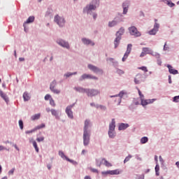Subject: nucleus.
<instances>
[{"label":"nucleus","instance_id":"obj_12","mask_svg":"<svg viewBox=\"0 0 179 179\" xmlns=\"http://www.w3.org/2000/svg\"><path fill=\"white\" fill-rule=\"evenodd\" d=\"M88 68L90 69V71H92V72H94L95 73H98L99 75L103 74V70L99 69V67H96V66L88 64Z\"/></svg>","mask_w":179,"mask_h":179},{"label":"nucleus","instance_id":"obj_18","mask_svg":"<svg viewBox=\"0 0 179 179\" xmlns=\"http://www.w3.org/2000/svg\"><path fill=\"white\" fill-rule=\"evenodd\" d=\"M127 128H129V124L128 123L118 124V131H125Z\"/></svg>","mask_w":179,"mask_h":179},{"label":"nucleus","instance_id":"obj_9","mask_svg":"<svg viewBox=\"0 0 179 179\" xmlns=\"http://www.w3.org/2000/svg\"><path fill=\"white\" fill-rule=\"evenodd\" d=\"M131 51H132V44L129 43L127 45L126 52L124 53L122 59V62H125V61H127V58L129 57V54H131Z\"/></svg>","mask_w":179,"mask_h":179},{"label":"nucleus","instance_id":"obj_53","mask_svg":"<svg viewBox=\"0 0 179 179\" xmlns=\"http://www.w3.org/2000/svg\"><path fill=\"white\" fill-rule=\"evenodd\" d=\"M50 99H52V98H51V95H50V94H46V95L45 96V100H50Z\"/></svg>","mask_w":179,"mask_h":179},{"label":"nucleus","instance_id":"obj_50","mask_svg":"<svg viewBox=\"0 0 179 179\" xmlns=\"http://www.w3.org/2000/svg\"><path fill=\"white\" fill-rule=\"evenodd\" d=\"M19 126L20 129H23V121L22 120H19Z\"/></svg>","mask_w":179,"mask_h":179},{"label":"nucleus","instance_id":"obj_57","mask_svg":"<svg viewBox=\"0 0 179 179\" xmlns=\"http://www.w3.org/2000/svg\"><path fill=\"white\" fill-rule=\"evenodd\" d=\"M145 55H146V53L145 52V51L143 50V52L140 55V57L142 58V57H145Z\"/></svg>","mask_w":179,"mask_h":179},{"label":"nucleus","instance_id":"obj_48","mask_svg":"<svg viewBox=\"0 0 179 179\" xmlns=\"http://www.w3.org/2000/svg\"><path fill=\"white\" fill-rule=\"evenodd\" d=\"M157 65H159V66H162V62L160 57L157 59Z\"/></svg>","mask_w":179,"mask_h":179},{"label":"nucleus","instance_id":"obj_23","mask_svg":"<svg viewBox=\"0 0 179 179\" xmlns=\"http://www.w3.org/2000/svg\"><path fill=\"white\" fill-rule=\"evenodd\" d=\"M164 3H166V5H168L169 8H173V6H176V4L173 2H171V0H162Z\"/></svg>","mask_w":179,"mask_h":179},{"label":"nucleus","instance_id":"obj_38","mask_svg":"<svg viewBox=\"0 0 179 179\" xmlns=\"http://www.w3.org/2000/svg\"><path fill=\"white\" fill-rule=\"evenodd\" d=\"M163 51H170V46L165 42L163 48Z\"/></svg>","mask_w":179,"mask_h":179},{"label":"nucleus","instance_id":"obj_2","mask_svg":"<svg viewBox=\"0 0 179 179\" xmlns=\"http://www.w3.org/2000/svg\"><path fill=\"white\" fill-rule=\"evenodd\" d=\"M89 125H90V122H89V120H85L83 133V143L85 146H87L89 142H90V131L87 130Z\"/></svg>","mask_w":179,"mask_h":179},{"label":"nucleus","instance_id":"obj_8","mask_svg":"<svg viewBox=\"0 0 179 179\" xmlns=\"http://www.w3.org/2000/svg\"><path fill=\"white\" fill-rule=\"evenodd\" d=\"M101 164L106 166V167H111V163L108 162L106 159H96V166L100 167Z\"/></svg>","mask_w":179,"mask_h":179},{"label":"nucleus","instance_id":"obj_24","mask_svg":"<svg viewBox=\"0 0 179 179\" xmlns=\"http://www.w3.org/2000/svg\"><path fill=\"white\" fill-rule=\"evenodd\" d=\"M82 41L84 44H86L87 45H94V43L92 41H90L87 38H83L82 39Z\"/></svg>","mask_w":179,"mask_h":179},{"label":"nucleus","instance_id":"obj_6","mask_svg":"<svg viewBox=\"0 0 179 179\" xmlns=\"http://www.w3.org/2000/svg\"><path fill=\"white\" fill-rule=\"evenodd\" d=\"M129 33L131 34V36H134V37H141L142 34L139 31H138V29H136V27L131 26L129 27L128 29Z\"/></svg>","mask_w":179,"mask_h":179},{"label":"nucleus","instance_id":"obj_16","mask_svg":"<svg viewBox=\"0 0 179 179\" xmlns=\"http://www.w3.org/2000/svg\"><path fill=\"white\" fill-rule=\"evenodd\" d=\"M96 6L93 4H90L84 8V13H90V10H96Z\"/></svg>","mask_w":179,"mask_h":179},{"label":"nucleus","instance_id":"obj_56","mask_svg":"<svg viewBox=\"0 0 179 179\" xmlns=\"http://www.w3.org/2000/svg\"><path fill=\"white\" fill-rule=\"evenodd\" d=\"M35 131H36V129H32L31 131H27L25 134H33V132H34Z\"/></svg>","mask_w":179,"mask_h":179},{"label":"nucleus","instance_id":"obj_27","mask_svg":"<svg viewBox=\"0 0 179 179\" xmlns=\"http://www.w3.org/2000/svg\"><path fill=\"white\" fill-rule=\"evenodd\" d=\"M33 22H34V16H30L27 21L24 23L23 26L24 27H25L26 24L27 23H33Z\"/></svg>","mask_w":179,"mask_h":179},{"label":"nucleus","instance_id":"obj_25","mask_svg":"<svg viewBox=\"0 0 179 179\" xmlns=\"http://www.w3.org/2000/svg\"><path fill=\"white\" fill-rule=\"evenodd\" d=\"M59 155L61 156V157L62 159H66V160H67V162H70V163H72V162H73L71 159H70L69 158H68V157H66L65 155V154H64V152H62V151L59 152Z\"/></svg>","mask_w":179,"mask_h":179},{"label":"nucleus","instance_id":"obj_45","mask_svg":"<svg viewBox=\"0 0 179 179\" xmlns=\"http://www.w3.org/2000/svg\"><path fill=\"white\" fill-rule=\"evenodd\" d=\"M138 69L143 71L144 72H148V67L147 66H141L138 67Z\"/></svg>","mask_w":179,"mask_h":179},{"label":"nucleus","instance_id":"obj_55","mask_svg":"<svg viewBox=\"0 0 179 179\" xmlns=\"http://www.w3.org/2000/svg\"><path fill=\"white\" fill-rule=\"evenodd\" d=\"M90 171L92 172V173H99V171L96 169H93V168H91L90 169Z\"/></svg>","mask_w":179,"mask_h":179},{"label":"nucleus","instance_id":"obj_13","mask_svg":"<svg viewBox=\"0 0 179 179\" xmlns=\"http://www.w3.org/2000/svg\"><path fill=\"white\" fill-rule=\"evenodd\" d=\"M55 86H57V81H53V82L50 84V89L51 92H52L55 93V94H59V93L61 92V91H59V90L55 89Z\"/></svg>","mask_w":179,"mask_h":179},{"label":"nucleus","instance_id":"obj_43","mask_svg":"<svg viewBox=\"0 0 179 179\" xmlns=\"http://www.w3.org/2000/svg\"><path fill=\"white\" fill-rule=\"evenodd\" d=\"M33 146L35 148L36 152L38 153V147L37 146V143L36 141H33Z\"/></svg>","mask_w":179,"mask_h":179},{"label":"nucleus","instance_id":"obj_19","mask_svg":"<svg viewBox=\"0 0 179 179\" xmlns=\"http://www.w3.org/2000/svg\"><path fill=\"white\" fill-rule=\"evenodd\" d=\"M100 92L96 90H87V96L92 97L93 96H97Z\"/></svg>","mask_w":179,"mask_h":179},{"label":"nucleus","instance_id":"obj_21","mask_svg":"<svg viewBox=\"0 0 179 179\" xmlns=\"http://www.w3.org/2000/svg\"><path fill=\"white\" fill-rule=\"evenodd\" d=\"M142 82V74H137L134 78L135 85H139Z\"/></svg>","mask_w":179,"mask_h":179},{"label":"nucleus","instance_id":"obj_64","mask_svg":"<svg viewBox=\"0 0 179 179\" xmlns=\"http://www.w3.org/2000/svg\"><path fill=\"white\" fill-rule=\"evenodd\" d=\"M84 179H92V178L89 176H86Z\"/></svg>","mask_w":179,"mask_h":179},{"label":"nucleus","instance_id":"obj_11","mask_svg":"<svg viewBox=\"0 0 179 179\" xmlns=\"http://www.w3.org/2000/svg\"><path fill=\"white\" fill-rule=\"evenodd\" d=\"M54 20L59 26H60V27H62V26L65 24V20L63 17H59L58 15L55 16Z\"/></svg>","mask_w":179,"mask_h":179},{"label":"nucleus","instance_id":"obj_62","mask_svg":"<svg viewBox=\"0 0 179 179\" xmlns=\"http://www.w3.org/2000/svg\"><path fill=\"white\" fill-rule=\"evenodd\" d=\"M169 83L171 84L172 81H171V76H169Z\"/></svg>","mask_w":179,"mask_h":179},{"label":"nucleus","instance_id":"obj_52","mask_svg":"<svg viewBox=\"0 0 179 179\" xmlns=\"http://www.w3.org/2000/svg\"><path fill=\"white\" fill-rule=\"evenodd\" d=\"M37 142H43V141H44V138L42 137H39L36 138Z\"/></svg>","mask_w":179,"mask_h":179},{"label":"nucleus","instance_id":"obj_39","mask_svg":"<svg viewBox=\"0 0 179 179\" xmlns=\"http://www.w3.org/2000/svg\"><path fill=\"white\" fill-rule=\"evenodd\" d=\"M101 174L102 176H108V174H110V176H113V171H102Z\"/></svg>","mask_w":179,"mask_h":179},{"label":"nucleus","instance_id":"obj_5","mask_svg":"<svg viewBox=\"0 0 179 179\" xmlns=\"http://www.w3.org/2000/svg\"><path fill=\"white\" fill-rule=\"evenodd\" d=\"M159 29H160V24L157 23V20L155 19L153 29L148 31V34L150 36H156L157 31H159Z\"/></svg>","mask_w":179,"mask_h":179},{"label":"nucleus","instance_id":"obj_15","mask_svg":"<svg viewBox=\"0 0 179 179\" xmlns=\"http://www.w3.org/2000/svg\"><path fill=\"white\" fill-rule=\"evenodd\" d=\"M85 79H94L95 80H97V77L92 76L90 74H83V76H81L79 80L82 82V80H85Z\"/></svg>","mask_w":179,"mask_h":179},{"label":"nucleus","instance_id":"obj_14","mask_svg":"<svg viewBox=\"0 0 179 179\" xmlns=\"http://www.w3.org/2000/svg\"><path fill=\"white\" fill-rule=\"evenodd\" d=\"M73 108V105H71L66 107V113L67 114L69 118H73V113L72 112V108Z\"/></svg>","mask_w":179,"mask_h":179},{"label":"nucleus","instance_id":"obj_46","mask_svg":"<svg viewBox=\"0 0 179 179\" xmlns=\"http://www.w3.org/2000/svg\"><path fill=\"white\" fill-rule=\"evenodd\" d=\"M50 104L53 107H55V102L54 101V99H52V98L50 99Z\"/></svg>","mask_w":179,"mask_h":179},{"label":"nucleus","instance_id":"obj_33","mask_svg":"<svg viewBox=\"0 0 179 179\" xmlns=\"http://www.w3.org/2000/svg\"><path fill=\"white\" fill-rule=\"evenodd\" d=\"M160 166L159 164H156L155 166V175L156 176H160Z\"/></svg>","mask_w":179,"mask_h":179},{"label":"nucleus","instance_id":"obj_42","mask_svg":"<svg viewBox=\"0 0 179 179\" xmlns=\"http://www.w3.org/2000/svg\"><path fill=\"white\" fill-rule=\"evenodd\" d=\"M77 73H78L77 72L67 73L64 74V76H66V78H69L70 76H72L73 75H76Z\"/></svg>","mask_w":179,"mask_h":179},{"label":"nucleus","instance_id":"obj_44","mask_svg":"<svg viewBox=\"0 0 179 179\" xmlns=\"http://www.w3.org/2000/svg\"><path fill=\"white\" fill-rule=\"evenodd\" d=\"M45 124H41V125L37 126L35 128V130L37 131V129H41V128H45Z\"/></svg>","mask_w":179,"mask_h":179},{"label":"nucleus","instance_id":"obj_26","mask_svg":"<svg viewBox=\"0 0 179 179\" xmlns=\"http://www.w3.org/2000/svg\"><path fill=\"white\" fill-rule=\"evenodd\" d=\"M76 92H79L80 93H87V90L84 89L83 87H74Z\"/></svg>","mask_w":179,"mask_h":179},{"label":"nucleus","instance_id":"obj_32","mask_svg":"<svg viewBox=\"0 0 179 179\" xmlns=\"http://www.w3.org/2000/svg\"><path fill=\"white\" fill-rule=\"evenodd\" d=\"M143 51H144L145 54H149L150 55L152 50L150 48H143Z\"/></svg>","mask_w":179,"mask_h":179},{"label":"nucleus","instance_id":"obj_49","mask_svg":"<svg viewBox=\"0 0 179 179\" xmlns=\"http://www.w3.org/2000/svg\"><path fill=\"white\" fill-rule=\"evenodd\" d=\"M135 157H136V160H138L139 162H142V157H141V155H136Z\"/></svg>","mask_w":179,"mask_h":179},{"label":"nucleus","instance_id":"obj_10","mask_svg":"<svg viewBox=\"0 0 179 179\" xmlns=\"http://www.w3.org/2000/svg\"><path fill=\"white\" fill-rule=\"evenodd\" d=\"M131 5V1L129 0H126L124 1L122 4V7L123 9V15H127V13H128V9H129V6Z\"/></svg>","mask_w":179,"mask_h":179},{"label":"nucleus","instance_id":"obj_60","mask_svg":"<svg viewBox=\"0 0 179 179\" xmlns=\"http://www.w3.org/2000/svg\"><path fill=\"white\" fill-rule=\"evenodd\" d=\"M138 179H145V175L139 176Z\"/></svg>","mask_w":179,"mask_h":179},{"label":"nucleus","instance_id":"obj_54","mask_svg":"<svg viewBox=\"0 0 179 179\" xmlns=\"http://www.w3.org/2000/svg\"><path fill=\"white\" fill-rule=\"evenodd\" d=\"M155 162L156 164H159V159L157 155H155Z\"/></svg>","mask_w":179,"mask_h":179},{"label":"nucleus","instance_id":"obj_20","mask_svg":"<svg viewBox=\"0 0 179 179\" xmlns=\"http://www.w3.org/2000/svg\"><path fill=\"white\" fill-rule=\"evenodd\" d=\"M167 68L169 69V73L172 75H178V71L176 69H173L172 66L170 64H167Z\"/></svg>","mask_w":179,"mask_h":179},{"label":"nucleus","instance_id":"obj_35","mask_svg":"<svg viewBox=\"0 0 179 179\" xmlns=\"http://www.w3.org/2000/svg\"><path fill=\"white\" fill-rule=\"evenodd\" d=\"M115 72H116V73H117V75L119 76H121L122 75H124V73H125V71H124L123 70H121L120 69H116Z\"/></svg>","mask_w":179,"mask_h":179},{"label":"nucleus","instance_id":"obj_22","mask_svg":"<svg viewBox=\"0 0 179 179\" xmlns=\"http://www.w3.org/2000/svg\"><path fill=\"white\" fill-rule=\"evenodd\" d=\"M164 3H166V5H168L169 8H173V6H176V4L173 2H171V0H162Z\"/></svg>","mask_w":179,"mask_h":179},{"label":"nucleus","instance_id":"obj_59","mask_svg":"<svg viewBox=\"0 0 179 179\" xmlns=\"http://www.w3.org/2000/svg\"><path fill=\"white\" fill-rule=\"evenodd\" d=\"M15 173V169H11L9 172L8 174H13Z\"/></svg>","mask_w":179,"mask_h":179},{"label":"nucleus","instance_id":"obj_31","mask_svg":"<svg viewBox=\"0 0 179 179\" xmlns=\"http://www.w3.org/2000/svg\"><path fill=\"white\" fill-rule=\"evenodd\" d=\"M113 122H111L109 125V131H108V135L110 138H113Z\"/></svg>","mask_w":179,"mask_h":179},{"label":"nucleus","instance_id":"obj_29","mask_svg":"<svg viewBox=\"0 0 179 179\" xmlns=\"http://www.w3.org/2000/svg\"><path fill=\"white\" fill-rule=\"evenodd\" d=\"M0 96H1V97H2V99H3V100H5V101L6 103H8V101H9V100L8 99V96H6V94L3 93V92L0 91Z\"/></svg>","mask_w":179,"mask_h":179},{"label":"nucleus","instance_id":"obj_63","mask_svg":"<svg viewBox=\"0 0 179 179\" xmlns=\"http://www.w3.org/2000/svg\"><path fill=\"white\" fill-rule=\"evenodd\" d=\"M33 142H36L33 138L29 139V143L33 144Z\"/></svg>","mask_w":179,"mask_h":179},{"label":"nucleus","instance_id":"obj_36","mask_svg":"<svg viewBox=\"0 0 179 179\" xmlns=\"http://www.w3.org/2000/svg\"><path fill=\"white\" fill-rule=\"evenodd\" d=\"M121 173H122L121 169H116L113 171V176H118V174H121Z\"/></svg>","mask_w":179,"mask_h":179},{"label":"nucleus","instance_id":"obj_30","mask_svg":"<svg viewBox=\"0 0 179 179\" xmlns=\"http://www.w3.org/2000/svg\"><path fill=\"white\" fill-rule=\"evenodd\" d=\"M41 114L40 113H38V114H36V115H34L31 117V120L32 121H36V120H38L40 119V117H41Z\"/></svg>","mask_w":179,"mask_h":179},{"label":"nucleus","instance_id":"obj_51","mask_svg":"<svg viewBox=\"0 0 179 179\" xmlns=\"http://www.w3.org/2000/svg\"><path fill=\"white\" fill-rule=\"evenodd\" d=\"M159 159L161 164H164V159H163V157H162V156L159 157Z\"/></svg>","mask_w":179,"mask_h":179},{"label":"nucleus","instance_id":"obj_37","mask_svg":"<svg viewBox=\"0 0 179 179\" xmlns=\"http://www.w3.org/2000/svg\"><path fill=\"white\" fill-rule=\"evenodd\" d=\"M150 55H152V57H155L157 59L160 58V55L156 52H153V50H152Z\"/></svg>","mask_w":179,"mask_h":179},{"label":"nucleus","instance_id":"obj_40","mask_svg":"<svg viewBox=\"0 0 179 179\" xmlns=\"http://www.w3.org/2000/svg\"><path fill=\"white\" fill-rule=\"evenodd\" d=\"M131 159H132V155H129L127 157H125V159L124 160V164H125V163H127V162H129V160H131Z\"/></svg>","mask_w":179,"mask_h":179},{"label":"nucleus","instance_id":"obj_7","mask_svg":"<svg viewBox=\"0 0 179 179\" xmlns=\"http://www.w3.org/2000/svg\"><path fill=\"white\" fill-rule=\"evenodd\" d=\"M121 22H124V15L121 13H118L113 21V26H117V24L121 23Z\"/></svg>","mask_w":179,"mask_h":179},{"label":"nucleus","instance_id":"obj_3","mask_svg":"<svg viewBox=\"0 0 179 179\" xmlns=\"http://www.w3.org/2000/svg\"><path fill=\"white\" fill-rule=\"evenodd\" d=\"M137 90L138 92V95L141 100V104L143 107H146L148 104H153L154 101H156L157 100V99H145V95L142 94V92H141V90L139 88H137Z\"/></svg>","mask_w":179,"mask_h":179},{"label":"nucleus","instance_id":"obj_58","mask_svg":"<svg viewBox=\"0 0 179 179\" xmlns=\"http://www.w3.org/2000/svg\"><path fill=\"white\" fill-rule=\"evenodd\" d=\"M1 150H6V148L3 147V145H0V152Z\"/></svg>","mask_w":179,"mask_h":179},{"label":"nucleus","instance_id":"obj_4","mask_svg":"<svg viewBox=\"0 0 179 179\" xmlns=\"http://www.w3.org/2000/svg\"><path fill=\"white\" fill-rule=\"evenodd\" d=\"M124 33H125V28H124V27H120V29L116 32V38L113 42L115 48H117L118 45H120V43L121 41V38H122V36H124Z\"/></svg>","mask_w":179,"mask_h":179},{"label":"nucleus","instance_id":"obj_47","mask_svg":"<svg viewBox=\"0 0 179 179\" xmlns=\"http://www.w3.org/2000/svg\"><path fill=\"white\" fill-rule=\"evenodd\" d=\"M178 100H179V96H176L173 98V101H174V103H178Z\"/></svg>","mask_w":179,"mask_h":179},{"label":"nucleus","instance_id":"obj_34","mask_svg":"<svg viewBox=\"0 0 179 179\" xmlns=\"http://www.w3.org/2000/svg\"><path fill=\"white\" fill-rule=\"evenodd\" d=\"M23 99L24 101H29V100H30V96H29V94H27V92H24L23 94Z\"/></svg>","mask_w":179,"mask_h":179},{"label":"nucleus","instance_id":"obj_17","mask_svg":"<svg viewBox=\"0 0 179 179\" xmlns=\"http://www.w3.org/2000/svg\"><path fill=\"white\" fill-rule=\"evenodd\" d=\"M57 43L59 44V45H61V47L69 50V43H68V42H65L64 40H58Z\"/></svg>","mask_w":179,"mask_h":179},{"label":"nucleus","instance_id":"obj_1","mask_svg":"<svg viewBox=\"0 0 179 179\" xmlns=\"http://www.w3.org/2000/svg\"><path fill=\"white\" fill-rule=\"evenodd\" d=\"M122 99L124 100L128 99V92L125 90H122L118 94L113 96V100L116 106H120V104H121Z\"/></svg>","mask_w":179,"mask_h":179},{"label":"nucleus","instance_id":"obj_28","mask_svg":"<svg viewBox=\"0 0 179 179\" xmlns=\"http://www.w3.org/2000/svg\"><path fill=\"white\" fill-rule=\"evenodd\" d=\"M148 141H149V138L147 136H144L141 138L140 140L141 145H145V143H148Z\"/></svg>","mask_w":179,"mask_h":179},{"label":"nucleus","instance_id":"obj_61","mask_svg":"<svg viewBox=\"0 0 179 179\" xmlns=\"http://www.w3.org/2000/svg\"><path fill=\"white\" fill-rule=\"evenodd\" d=\"M175 165L176 166L177 169L179 170V161L176 162Z\"/></svg>","mask_w":179,"mask_h":179},{"label":"nucleus","instance_id":"obj_41","mask_svg":"<svg viewBox=\"0 0 179 179\" xmlns=\"http://www.w3.org/2000/svg\"><path fill=\"white\" fill-rule=\"evenodd\" d=\"M51 113L52 115H54L55 117H56V118L58 117V113L57 112V110H55V109H52Z\"/></svg>","mask_w":179,"mask_h":179}]
</instances>
